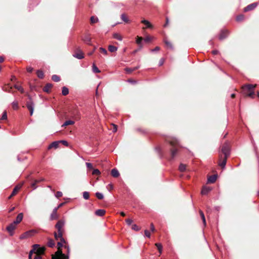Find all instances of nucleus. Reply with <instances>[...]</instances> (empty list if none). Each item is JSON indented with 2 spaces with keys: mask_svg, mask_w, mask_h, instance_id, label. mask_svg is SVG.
Here are the masks:
<instances>
[{
  "mask_svg": "<svg viewBox=\"0 0 259 259\" xmlns=\"http://www.w3.org/2000/svg\"><path fill=\"white\" fill-rule=\"evenodd\" d=\"M52 79L55 82H58L60 80V77L57 75H53L52 76Z\"/></svg>",
  "mask_w": 259,
  "mask_h": 259,
  "instance_id": "f704fd0d",
  "label": "nucleus"
},
{
  "mask_svg": "<svg viewBox=\"0 0 259 259\" xmlns=\"http://www.w3.org/2000/svg\"><path fill=\"white\" fill-rule=\"evenodd\" d=\"M74 123V122L72 120H67L63 124L62 126H66L68 125H72V124H73Z\"/></svg>",
  "mask_w": 259,
  "mask_h": 259,
  "instance_id": "7c9ffc66",
  "label": "nucleus"
},
{
  "mask_svg": "<svg viewBox=\"0 0 259 259\" xmlns=\"http://www.w3.org/2000/svg\"><path fill=\"white\" fill-rule=\"evenodd\" d=\"M73 56L76 58L78 59H81L84 58L83 54L80 51H78L76 53H74L73 55Z\"/></svg>",
  "mask_w": 259,
  "mask_h": 259,
  "instance_id": "9b49d317",
  "label": "nucleus"
},
{
  "mask_svg": "<svg viewBox=\"0 0 259 259\" xmlns=\"http://www.w3.org/2000/svg\"><path fill=\"white\" fill-rule=\"evenodd\" d=\"M29 97L30 99V101L27 102L26 106H27L28 109L30 111V115H32L33 113L34 105V103L31 101L30 97Z\"/></svg>",
  "mask_w": 259,
  "mask_h": 259,
  "instance_id": "20e7f679",
  "label": "nucleus"
},
{
  "mask_svg": "<svg viewBox=\"0 0 259 259\" xmlns=\"http://www.w3.org/2000/svg\"><path fill=\"white\" fill-rule=\"evenodd\" d=\"M57 210H58V208H55L51 214V216H50V219L51 220H56L58 218V215H57Z\"/></svg>",
  "mask_w": 259,
  "mask_h": 259,
  "instance_id": "9d476101",
  "label": "nucleus"
},
{
  "mask_svg": "<svg viewBox=\"0 0 259 259\" xmlns=\"http://www.w3.org/2000/svg\"><path fill=\"white\" fill-rule=\"evenodd\" d=\"M257 6V3H254L250 4L244 8V11L247 12V11H251V10L254 9Z\"/></svg>",
  "mask_w": 259,
  "mask_h": 259,
  "instance_id": "0eeeda50",
  "label": "nucleus"
},
{
  "mask_svg": "<svg viewBox=\"0 0 259 259\" xmlns=\"http://www.w3.org/2000/svg\"><path fill=\"white\" fill-rule=\"evenodd\" d=\"M164 42H165V45H166V47H167L168 48H169V49H173V46H172V44H171L170 42L168 41V40H164Z\"/></svg>",
  "mask_w": 259,
  "mask_h": 259,
  "instance_id": "473e14b6",
  "label": "nucleus"
},
{
  "mask_svg": "<svg viewBox=\"0 0 259 259\" xmlns=\"http://www.w3.org/2000/svg\"><path fill=\"white\" fill-rule=\"evenodd\" d=\"M107 189L109 190V191H110L113 188V186L112 184H109L107 186Z\"/></svg>",
  "mask_w": 259,
  "mask_h": 259,
  "instance_id": "052dcab7",
  "label": "nucleus"
},
{
  "mask_svg": "<svg viewBox=\"0 0 259 259\" xmlns=\"http://www.w3.org/2000/svg\"><path fill=\"white\" fill-rule=\"evenodd\" d=\"M59 240L60 241L58 242L57 243L58 249L57 251L60 250L62 252V251H61L60 248H61V247H62L63 246V244L65 243V241L64 239V241H62L61 239H59Z\"/></svg>",
  "mask_w": 259,
  "mask_h": 259,
  "instance_id": "b1692460",
  "label": "nucleus"
},
{
  "mask_svg": "<svg viewBox=\"0 0 259 259\" xmlns=\"http://www.w3.org/2000/svg\"><path fill=\"white\" fill-rule=\"evenodd\" d=\"M38 246V244H34L33 245V249L30 251L29 253V259H31L32 253L35 252L36 248Z\"/></svg>",
  "mask_w": 259,
  "mask_h": 259,
  "instance_id": "4be33fe9",
  "label": "nucleus"
},
{
  "mask_svg": "<svg viewBox=\"0 0 259 259\" xmlns=\"http://www.w3.org/2000/svg\"><path fill=\"white\" fill-rule=\"evenodd\" d=\"M26 70L28 72H31L33 71V69L32 67L29 66L27 67Z\"/></svg>",
  "mask_w": 259,
  "mask_h": 259,
  "instance_id": "338daca9",
  "label": "nucleus"
},
{
  "mask_svg": "<svg viewBox=\"0 0 259 259\" xmlns=\"http://www.w3.org/2000/svg\"><path fill=\"white\" fill-rule=\"evenodd\" d=\"M121 19H122V21H123L125 23H128L130 21L129 19H128V18L126 17V16L124 14H121Z\"/></svg>",
  "mask_w": 259,
  "mask_h": 259,
  "instance_id": "c85d7f7f",
  "label": "nucleus"
},
{
  "mask_svg": "<svg viewBox=\"0 0 259 259\" xmlns=\"http://www.w3.org/2000/svg\"><path fill=\"white\" fill-rule=\"evenodd\" d=\"M52 87V85L50 83L47 84L44 88V91L46 92H48L49 91L50 89H51Z\"/></svg>",
  "mask_w": 259,
  "mask_h": 259,
  "instance_id": "4c0bfd02",
  "label": "nucleus"
},
{
  "mask_svg": "<svg viewBox=\"0 0 259 259\" xmlns=\"http://www.w3.org/2000/svg\"><path fill=\"white\" fill-rule=\"evenodd\" d=\"M105 212L106 211L104 209H101L97 210L95 211V214L98 216L102 217L105 214Z\"/></svg>",
  "mask_w": 259,
  "mask_h": 259,
  "instance_id": "6ab92c4d",
  "label": "nucleus"
},
{
  "mask_svg": "<svg viewBox=\"0 0 259 259\" xmlns=\"http://www.w3.org/2000/svg\"><path fill=\"white\" fill-rule=\"evenodd\" d=\"M45 250V247H40L38 245V246L36 248V249L34 251L37 254H41L44 252Z\"/></svg>",
  "mask_w": 259,
  "mask_h": 259,
  "instance_id": "2eb2a0df",
  "label": "nucleus"
},
{
  "mask_svg": "<svg viewBox=\"0 0 259 259\" xmlns=\"http://www.w3.org/2000/svg\"><path fill=\"white\" fill-rule=\"evenodd\" d=\"M65 224V221L64 220H60L58 221L55 225V228L57 230V233H54V236L57 240L61 239L64 241V238L63 237V233L64 231V227Z\"/></svg>",
  "mask_w": 259,
  "mask_h": 259,
  "instance_id": "f257e3e1",
  "label": "nucleus"
},
{
  "mask_svg": "<svg viewBox=\"0 0 259 259\" xmlns=\"http://www.w3.org/2000/svg\"><path fill=\"white\" fill-rule=\"evenodd\" d=\"M155 246L157 247V249H158L160 254H161L162 253V246L161 244L157 243L155 244Z\"/></svg>",
  "mask_w": 259,
  "mask_h": 259,
  "instance_id": "c9c22d12",
  "label": "nucleus"
},
{
  "mask_svg": "<svg viewBox=\"0 0 259 259\" xmlns=\"http://www.w3.org/2000/svg\"><path fill=\"white\" fill-rule=\"evenodd\" d=\"M227 157H224V159L220 161L219 163V164L220 166H221L223 168H224L225 167L226 162H227Z\"/></svg>",
  "mask_w": 259,
  "mask_h": 259,
  "instance_id": "aec40b11",
  "label": "nucleus"
},
{
  "mask_svg": "<svg viewBox=\"0 0 259 259\" xmlns=\"http://www.w3.org/2000/svg\"><path fill=\"white\" fill-rule=\"evenodd\" d=\"M59 143H60L59 141L53 142L49 146L48 149H50L52 148H54L56 149L58 147Z\"/></svg>",
  "mask_w": 259,
  "mask_h": 259,
  "instance_id": "a211bd4d",
  "label": "nucleus"
},
{
  "mask_svg": "<svg viewBox=\"0 0 259 259\" xmlns=\"http://www.w3.org/2000/svg\"><path fill=\"white\" fill-rule=\"evenodd\" d=\"M62 193L60 191H57L55 194V196L57 198H59L62 196Z\"/></svg>",
  "mask_w": 259,
  "mask_h": 259,
  "instance_id": "864d4df0",
  "label": "nucleus"
},
{
  "mask_svg": "<svg viewBox=\"0 0 259 259\" xmlns=\"http://www.w3.org/2000/svg\"><path fill=\"white\" fill-rule=\"evenodd\" d=\"M36 233V231L35 230H29L28 231H27V232H25L23 234H22L20 236V238L21 239H25V238H29V237H32Z\"/></svg>",
  "mask_w": 259,
  "mask_h": 259,
  "instance_id": "7ed1b4c3",
  "label": "nucleus"
},
{
  "mask_svg": "<svg viewBox=\"0 0 259 259\" xmlns=\"http://www.w3.org/2000/svg\"><path fill=\"white\" fill-rule=\"evenodd\" d=\"M118 48L114 46L110 45L108 47V50L110 52H115L117 51Z\"/></svg>",
  "mask_w": 259,
  "mask_h": 259,
  "instance_id": "a878e982",
  "label": "nucleus"
},
{
  "mask_svg": "<svg viewBox=\"0 0 259 259\" xmlns=\"http://www.w3.org/2000/svg\"><path fill=\"white\" fill-rule=\"evenodd\" d=\"M229 146L228 144H226L223 146L222 151L224 154V157H228L229 155Z\"/></svg>",
  "mask_w": 259,
  "mask_h": 259,
  "instance_id": "423d86ee",
  "label": "nucleus"
},
{
  "mask_svg": "<svg viewBox=\"0 0 259 259\" xmlns=\"http://www.w3.org/2000/svg\"><path fill=\"white\" fill-rule=\"evenodd\" d=\"M211 189L210 187L204 186L201 190V194L206 195L211 191Z\"/></svg>",
  "mask_w": 259,
  "mask_h": 259,
  "instance_id": "dca6fc26",
  "label": "nucleus"
},
{
  "mask_svg": "<svg viewBox=\"0 0 259 259\" xmlns=\"http://www.w3.org/2000/svg\"><path fill=\"white\" fill-rule=\"evenodd\" d=\"M12 107L14 109H17L18 108V102H16V101H14L12 104Z\"/></svg>",
  "mask_w": 259,
  "mask_h": 259,
  "instance_id": "49530a36",
  "label": "nucleus"
},
{
  "mask_svg": "<svg viewBox=\"0 0 259 259\" xmlns=\"http://www.w3.org/2000/svg\"><path fill=\"white\" fill-rule=\"evenodd\" d=\"M89 197H90V195H89V193L88 192L85 191L83 193V197L84 199H85V200L89 199Z\"/></svg>",
  "mask_w": 259,
  "mask_h": 259,
  "instance_id": "79ce46f5",
  "label": "nucleus"
},
{
  "mask_svg": "<svg viewBox=\"0 0 259 259\" xmlns=\"http://www.w3.org/2000/svg\"><path fill=\"white\" fill-rule=\"evenodd\" d=\"M52 259H68V257L59 250L52 255Z\"/></svg>",
  "mask_w": 259,
  "mask_h": 259,
  "instance_id": "f03ea898",
  "label": "nucleus"
},
{
  "mask_svg": "<svg viewBox=\"0 0 259 259\" xmlns=\"http://www.w3.org/2000/svg\"><path fill=\"white\" fill-rule=\"evenodd\" d=\"M228 34V32L227 30H223L221 32L219 36V38L220 40H222L227 37Z\"/></svg>",
  "mask_w": 259,
  "mask_h": 259,
  "instance_id": "4468645a",
  "label": "nucleus"
},
{
  "mask_svg": "<svg viewBox=\"0 0 259 259\" xmlns=\"http://www.w3.org/2000/svg\"><path fill=\"white\" fill-rule=\"evenodd\" d=\"M16 224L13 222L7 227V230L10 233V235L12 236L13 235V231L16 228Z\"/></svg>",
  "mask_w": 259,
  "mask_h": 259,
  "instance_id": "39448f33",
  "label": "nucleus"
},
{
  "mask_svg": "<svg viewBox=\"0 0 259 259\" xmlns=\"http://www.w3.org/2000/svg\"><path fill=\"white\" fill-rule=\"evenodd\" d=\"M169 142L172 146H175L178 144V140L175 138L171 139L170 140H169Z\"/></svg>",
  "mask_w": 259,
  "mask_h": 259,
  "instance_id": "2f4dec72",
  "label": "nucleus"
},
{
  "mask_svg": "<svg viewBox=\"0 0 259 259\" xmlns=\"http://www.w3.org/2000/svg\"><path fill=\"white\" fill-rule=\"evenodd\" d=\"M160 50V48L159 47H156L154 49H152L151 51L152 52H154L155 51H158Z\"/></svg>",
  "mask_w": 259,
  "mask_h": 259,
  "instance_id": "0e129e2a",
  "label": "nucleus"
},
{
  "mask_svg": "<svg viewBox=\"0 0 259 259\" xmlns=\"http://www.w3.org/2000/svg\"><path fill=\"white\" fill-rule=\"evenodd\" d=\"M139 68V66H137V67H134V68H126L125 69V71L128 73H131L132 72L136 70V69H138Z\"/></svg>",
  "mask_w": 259,
  "mask_h": 259,
  "instance_id": "393cba45",
  "label": "nucleus"
},
{
  "mask_svg": "<svg viewBox=\"0 0 259 259\" xmlns=\"http://www.w3.org/2000/svg\"><path fill=\"white\" fill-rule=\"evenodd\" d=\"M96 196L99 199H102L104 198L103 194L100 192H97L96 193Z\"/></svg>",
  "mask_w": 259,
  "mask_h": 259,
  "instance_id": "a18cd8bd",
  "label": "nucleus"
},
{
  "mask_svg": "<svg viewBox=\"0 0 259 259\" xmlns=\"http://www.w3.org/2000/svg\"><path fill=\"white\" fill-rule=\"evenodd\" d=\"M141 22L146 25L145 28L152 29L153 27V25L151 24V23L147 20H143L141 21ZM143 29H145V28H143Z\"/></svg>",
  "mask_w": 259,
  "mask_h": 259,
  "instance_id": "f8f14e48",
  "label": "nucleus"
},
{
  "mask_svg": "<svg viewBox=\"0 0 259 259\" xmlns=\"http://www.w3.org/2000/svg\"><path fill=\"white\" fill-rule=\"evenodd\" d=\"M178 152V150L177 149H174L171 151V156L172 158H174L175 155L177 154Z\"/></svg>",
  "mask_w": 259,
  "mask_h": 259,
  "instance_id": "37998d69",
  "label": "nucleus"
},
{
  "mask_svg": "<svg viewBox=\"0 0 259 259\" xmlns=\"http://www.w3.org/2000/svg\"><path fill=\"white\" fill-rule=\"evenodd\" d=\"M99 50L101 53L104 54V55H107V51L106 49H104L103 48H100Z\"/></svg>",
  "mask_w": 259,
  "mask_h": 259,
  "instance_id": "8fccbe9b",
  "label": "nucleus"
},
{
  "mask_svg": "<svg viewBox=\"0 0 259 259\" xmlns=\"http://www.w3.org/2000/svg\"><path fill=\"white\" fill-rule=\"evenodd\" d=\"M93 71L95 73L100 72V70L94 64L93 65Z\"/></svg>",
  "mask_w": 259,
  "mask_h": 259,
  "instance_id": "a19ab883",
  "label": "nucleus"
},
{
  "mask_svg": "<svg viewBox=\"0 0 259 259\" xmlns=\"http://www.w3.org/2000/svg\"><path fill=\"white\" fill-rule=\"evenodd\" d=\"M243 18H244V17L243 15H239L237 17L236 20L237 21H241V20H242L243 19Z\"/></svg>",
  "mask_w": 259,
  "mask_h": 259,
  "instance_id": "4d7b16f0",
  "label": "nucleus"
},
{
  "mask_svg": "<svg viewBox=\"0 0 259 259\" xmlns=\"http://www.w3.org/2000/svg\"><path fill=\"white\" fill-rule=\"evenodd\" d=\"M37 76L40 78H42L44 77V72L41 70H37L36 72Z\"/></svg>",
  "mask_w": 259,
  "mask_h": 259,
  "instance_id": "58836bf2",
  "label": "nucleus"
},
{
  "mask_svg": "<svg viewBox=\"0 0 259 259\" xmlns=\"http://www.w3.org/2000/svg\"><path fill=\"white\" fill-rule=\"evenodd\" d=\"M142 40H143V38L142 37L137 36V40H136V42L138 45H140L141 43V41H142Z\"/></svg>",
  "mask_w": 259,
  "mask_h": 259,
  "instance_id": "3c124183",
  "label": "nucleus"
},
{
  "mask_svg": "<svg viewBox=\"0 0 259 259\" xmlns=\"http://www.w3.org/2000/svg\"><path fill=\"white\" fill-rule=\"evenodd\" d=\"M23 218V213H20L17 215L16 220L14 221L13 222L17 225V224L20 223L22 221Z\"/></svg>",
  "mask_w": 259,
  "mask_h": 259,
  "instance_id": "ddd939ff",
  "label": "nucleus"
},
{
  "mask_svg": "<svg viewBox=\"0 0 259 259\" xmlns=\"http://www.w3.org/2000/svg\"><path fill=\"white\" fill-rule=\"evenodd\" d=\"M217 178V175H212L208 178L207 182L209 183H213L215 182Z\"/></svg>",
  "mask_w": 259,
  "mask_h": 259,
  "instance_id": "f3484780",
  "label": "nucleus"
},
{
  "mask_svg": "<svg viewBox=\"0 0 259 259\" xmlns=\"http://www.w3.org/2000/svg\"><path fill=\"white\" fill-rule=\"evenodd\" d=\"M100 174V170L98 169H94L92 172V174L94 175H99Z\"/></svg>",
  "mask_w": 259,
  "mask_h": 259,
  "instance_id": "de8ad7c7",
  "label": "nucleus"
},
{
  "mask_svg": "<svg viewBox=\"0 0 259 259\" xmlns=\"http://www.w3.org/2000/svg\"><path fill=\"white\" fill-rule=\"evenodd\" d=\"M7 112L6 111H4L3 112V115L2 116L1 119L5 120V119H7Z\"/></svg>",
  "mask_w": 259,
  "mask_h": 259,
  "instance_id": "603ef678",
  "label": "nucleus"
},
{
  "mask_svg": "<svg viewBox=\"0 0 259 259\" xmlns=\"http://www.w3.org/2000/svg\"><path fill=\"white\" fill-rule=\"evenodd\" d=\"M59 142H60V143H62L64 145H65L66 146H68V142L66 141L62 140V141H60Z\"/></svg>",
  "mask_w": 259,
  "mask_h": 259,
  "instance_id": "e2e57ef3",
  "label": "nucleus"
},
{
  "mask_svg": "<svg viewBox=\"0 0 259 259\" xmlns=\"http://www.w3.org/2000/svg\"><path fill=\"white\" fill-rule=\"evenodd\" d=\"M113 37L114 38L116 39L119 41H121L122 40V36L118 33H114L113 34Z\"/></svg>",
  "mask_w": 259,
  "mask_h": 259,
  "instance_id": "5701e85b",
  "label": "nucleus"
},
{
  "mask_svg": "<svg viewBox=\"0 0 259 259\" xmlns=\"http://www.w3.org/2000/svg\"><path fill=\"white\" fill-rule=\"evenodd\" d=\"M86 166L88 168L92 169L93 168V165L92 164L89 162L86 163Z\"/></svg>",
  "mask_w": 259,
  "mask_h": 259,
  "instance_id": "13d9d810",
  "label": "nucleus"
},
{
  "mask_svg": "<svg viewBox=\"0 0 259 259\" xmlns=\"http://www.w3.org/2000/svg\"><path fill=\"white\" fill-rule=\"evenodd\" d=\"M126 223L128 225H131L133 223V220L132 219H128L126 220Z\"/></svg>",
  "mask_w": 259,
  "mask_h": 259,
  "instance_id": "680f3d73",
  "label": "nucleus"
},
{
  "mask_svg": "<svg viewBox=\"0 0 259 259\" xmlns=\"http://www.w3.org/2000/svg\"><path fill=\"white\" fill-rule=\"evenodd\" d=\"M152 39V38L150 36H147L144 38V41L146 42H149Z\"/></svg>",
  "mask_w": 259,
  "mask_h": 259,
  "instance_id": "6e6d98bb",
  "label": "nucleus"
},
{
  "mask_svg": "<svg viewBox=\"0 0 259 259\" xmlns=\"http://www.w3.org/2000/svg\"><path fill=\"white\" fill-rule=\"evenodd\" d=\"M256 84H247L243 87L244 92L254 91Z\"/></svg>",
  "mask_w": 259,
  "mask_h": 259,
  "instance_id": "6e6552de",
  "label": "nucleus"
},
{
  "mask_svg": "<svg viewBox=\"0 0 259 259\" xmlns=\"http://www.w3.org/2000/svg\"><path fill=\"white\" fill-rule=\"evenodd\" d=\"M145 235L146 237L149 238L150 237V233L149 231L146 230L145 231Z\"/></svg>",
  "mask_w": 259,
  "mask_h": 259,
  "instance_id": "bf43d9fd",
  "label": "nucleus"
},
{
  "mask_svg": "<svg viewBox=\"0 0 259 259\" xmlns=\"http://www.w3.org/2000/svg\"><path fill=\"white\" fill-rule=\"evenodd\" d=\"M199 213H200L201 218L203 221V224L204 225H206V221H205V216H204L203 212L201 210H200Z\"/></svg>",
  "mask_w": 259,
  "mask_h": 259,
  "instance_id": "e433bc0d",
  "label": "nucleus"
},
{
  "mask_svg": "<svg viewBox=\"0 0 259 259\" xmlns=\"http://www.w3.org/2000/svg\"><path fill=\"white\" fill-rule=\"evenodd\" d=\"M164 60L163 59H161L159 61V66H161L164 63Z\"/></svg>",
  "mask_w": 259,
  "mask_h": 259,
  "instance_id": "774afa93",
  "label": "nucleus"
},
{
  "mask_svg": "<svg viewBox=\"0 0 259 259\" xmlns=\"http://www.w3.org/2000/svg\"><path fill=\"white\" fill-rule=\"evenodd\" d=\"M245 92V94L246 95V96H247L248 97H251V98H253L254 91H246V92Z\"/></svg>",
  "mask_w": 259,
  "mask_h": 259,
  "instance_id": "72a5a7b5",
  "label": "nucleus"
},
{
  "mask_svg": "<svg viewBox=\"0 0 259 259\" xmlns=\"http://www.w3.org/2000/svg\"><path fill=\"white\" fill-rule=\"evenodd\" d=\"M47 244H48V246H49L50 247H53L55 246V244L53 239H49Z\"/></svg>",
  "mask_w": 259,
  "mask_h": 259,
  "instance_id": "cd10ccee",
  "label": "nucleus"
},
{
  "mask_svg": "<svg viewBox=\"0 0 259 259\" xmlns=\"http://www.w3.org/2000/svg\"><path fill=\"white\" fill-rule=\"evenodd\" d=\"M111 175L113 177L117 178L119 176V173L117 169L113 168L111 170Z\"/></svg>",
  "mask_w": 259,
  "mask_h": 259,
  "instance_id": "412c9836",
  "label": "nucleus"
},
{
  "mask_svg": "<svg viewBox=\"0 0 259 259\" xmlns=\"http://www.w3.org/2000/svg\"><path fill=\"white\" fill-rule=\"evenodd\" d=\"M36 184H37V183L35 182V180L34 181V182L33 183H32L31 186L33 187V189H35L37 188V186L36 185Z\"/></svg>",
  "mask_w": 259,
  "mask_h": 259,
  "instance_id": "69168bd1",
  "label": "nucleus"
},
{
  "mask_svg": "<svg viewBox=\"0 0 259 259\" xmlns=\"http://www.w3.org/2000/svg\"><path fill=\"white\" fill-rule=\"evenodd\" d=\"M99 19L97 17H95L94 16H92L91 17V23H95L98 22Z\"/></svg>",
  "mask_w": 259,
  "mask_h": 259,
  "instance_id": "ea45409f",
  "label": "nucleus"
},
{
  "mask_svg": "<svg viewBox=\"0 0 259 259\" xmlns=\"http://www.w3.org/2000/svg\"><path fill=\"white\" fill-rule=\"evenodd\" d=\"M132 228L133 230H136V231L139 230V228L138 226L137 225H136V224L133 225V226L132 227Z\"/></svg>",
  "mask_w": 259,
  "mask_h": 259,
  "instance_id": "5fc2aeb1",
  "label": "nucleus"
},
{
  "mask_svg": "<svg viewBox=\"0 0 259 259\" xmlns=\"http://www.w3.org/2000/svg\"><path fill=\"white\" fill-rule=\"evenodd\" d=\"M21 187H22V185H18V186H16V187L14 188V189H13V191H12V192L11 194V195H10V196L8 197V198H9V199H11V198L13 196H14L15 195H16V193H17V192L19 191V190H20V188H21Z\"/></svg>",
  "mask_w": 259,
  "mask_h": 259,
  "instance_id": "1a4fd4ad",
  "label": "nucleus"
},
{
  "mask_svg": "<svg viewBox=\"0 0 259 259\" xmlns=\"http://www.w3.org/2000/svg\"><path fill=\"white\" fill-rule=\"evenodd\" d=\"M179 169L180 171L183 172L186 169V165L184 164L181 163L179 166Z\"/></svg>",
  "mask_w": 259,
  "mask_h": 259,
  "instance_id": "c756f323",
  "label": "nucleus"
},
{
  "mask_svg": "<svg viewBox=\"0 0 259 259\" xmlns=\"http://www.w3.org/2000/svg\"><path fill=\"white\" fill-rule=\"evenodd\" d=\"M68 93H69L68 89L67 88H66V87H63L62 88V95L64 96H66V95H68Z\"/></svg>",
  "mask_w": 259,
  "mask_h": 259,
  "instance_id": "bb28decb",
  "label": "nucleus"
},
{
  "mask_svg": "<svg viewBox=\"0 0 259 259\" xmlns=\"http://www.w3.org/2000/svg\"><path fill=\"white\" fill-rule=\"evenodd\" d=\"M83 41L87 44H90L91 42V38L89 36H85L83 39Z\"/></svg>",
  "mask_w": 259,
  "mask_h": 259,
  "instance_id": "c03bdc74",
  "label": "nucleus"
},
{
  "mask_svg": "<svg viewBox=\"0 0 259 259\" xmlns=\"http://www.w3.org/2000/svg\"><path fill=\"white\" fill-rule=\"evenodd\" d=\"M15 88L17 89L18 91H20L21 93L24 92V90L23 88L20 85H15Z\"/></svg>",
  "mask_w": 259,
  "mask_h": 259,
  "instance_id": "09e8293b",
  "label": "nucleus"
}]
</instances>
